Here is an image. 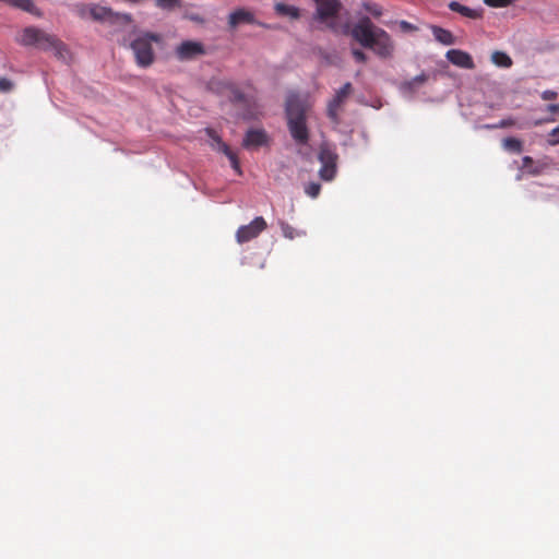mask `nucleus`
Returning <instances> with one entry per match:
<instances>
[{
  "mask_svg": "<svg viewBox=\"0 0 559 559\" xmlns=\"http://www.w3.org/2000/svg\"><path fill=\"white\" fill-rule=\"evenodd\" d=\"M255 22L254 14L245 9H238L229 14L228 24L236 27L241 23L253 24Z\"/></svg>",
  "mask_w": 559,
  "mask_h": 559,
  "instance_id": "obj_16",
  "label": "nucleus"
},
{
  "mask_svg": "<svg viewBox=\"0 0 559 559\" xmlns=\"http://www.w3.org/2000/svg\"><path fill=\"white\" fill-rule=\"evenodd\" d=\"M352 53L357 62L364 63L367 61V56L364 51H361L359 49H353Z\"/></svg>",
  "mask_w": 559,
  "mask_h": 559,
  "instance_id": "obj_32",
  "label": "nucleus"
},
{
  "mask_svg": "<svg viewBox=\"0 0 559 559\" xmlns=\"http://www.w3.org/2000/svg\"><path fill=\"white\" fill-rule=\"evenodd\" d=\"M205 53L204 46L201 43L186 40L182 41L176 48L177 58L181 61L191 60L197 58L198 56H202Z\"/></svg>",
  "mask_w": 559,
  "mask_h": 559,
  "instance_id": "obj_13",
  "label": "nucleus"
},
{
  "mask_svg": "<svg viewBox=\"0 0 559 559\" xmlns=\"http://www.w3.org/2000/svg\"><path fill=\"white\" fill-rule=\"evenodd\" d=\"M0 1L7 3L9 5H12V2H13V0H0Z\"/></svg>",
  "mask_w": 559,
  "mask_h": 559,
  "instance_id": "obj_37",
  "label": "nucleus"
},
{
  "mask_svg": "<svg viewBox=\"0 0 559 559\" xmlns=\"http://www.w3.org/2000/svg\"><path fill=\"white\" fill-rule=\"evenodd\" d=\"M431 31L435 36V39L438 40L439 43L447 46L455 44V37L450 31L436 25L431 26Z\"/></svg>",
  "mask_w": 559,
  "mask_h": 559,
  "instance_id": "obj_19",
  "label": "nucleus"
},
{
  "mask_svg": "<svg viewBox=\"0 0 559 559\" xmlns=\"http://www.w3.org/2000/svg\"><path fill=\"white\" fill-rule=\"evenodd\" d=\"M445 57L452 64L459 68L467 70H473L475 68L472 56L466 51L460 49H451L447 52Z\"/></svg>",
  "mask_w": 559,
  "mask_h": 559,
  "instance_id": "obj_14",
  "label": "nucleus"
},
{
  "mask_svg": "<svg viewBox=\"0 0 559 559\" xmlns=\"http://www.w3.org/2000/svg\"><path fill=\"white\" fill-rule=\"evenodd\" d=\"M278 225L281 227V230H282V234L285 238L289 239V240H293L297 237H301V236H305L306 233L304 230H297L296 228H294L293 226H290L288 223H286L285 221H280L278 222Z\"/></svg>",
  "mask_w": 559,
  "mask_h": 559,
  "instance_id": "obj_21",
  "label": "nucleus"
},
{
  "mask_svg": "<svg viewBox=\"0 0 559 559\" xmlns=\"http://www.w3.org/2000/svg\"><path fill=\"white\" fill-rule=\"evenodd\" d=\"M428 76L425 73H421L412 80H408L402 84V90L405 92H415L420 85H423L427 81Z\"/></svg>",
  "mask_w": 559,
  "mask_h": 559,
  "instance_id": "obj_22",
  "label": "nucleus"
},
{
  "mask_svg": "<svg viewBox=\"0 0 559 559\" xmlns=\"http://www.w3.org/2000/svg\"><path fill=\"white\" fill-rule=\"evenodd\" d=\"M448 7L451 11L460 13L461 15L472 19V20H477V19L481 17V13H483L481 9H478V10L472 9L466 5L461 4L457 1H451Z\"/></svg>",
  "mask_w": 559,
  "mask_h": 559,
  "instance_id": "obj_17",
  "label": "nucleus"
},
{
  "mask_svg": "<svg viewBox=\"0 0 559 559\" xmlns=\"http://www.w3.org/2000/svg\"><path fill=\"white\" fill-rule=\"evenodd\" d=\"M491 61L500 68H510L513 63L509 55L499 50L492 52Z\"/></svg>",
  "mask_w": 559,
  "mask_h": 559,
  "instance_id": "obj_23",
  "label": "nucleus"
},
{
  "mask_svg": "<svg viewBox=\"0 0 559 559\" xmlns=\"http://www.w3.org/2000/svg\"><path fill=\"white\" fill-rule=\"evenodd\" d=\"M557 96H558L557 92L551 91V90H547L542 93V98L544 100H554L557 98Z\"/></svg>",
  "mask_w": 559,
  "mask_h": 559,
  "instance_id": "obj_33",
  "label": "nucleus"
},
{
  "mask_svg": "<svg viewBox=\"0 0 559 559\" xmlns=\"http://www.w3.org/2000/svg\"><path fill=\"white\" fill-rule=\"evenodd\" d=\"M307 104L297 93H289L285 103L287 128L293 140L300 145L308 144Z\"/></svg>",
  "mask_w": 559,
  "mask_h": 559,
  "instance_id": "obj_1",
  "label": "nucleus"
},
{
  "mask_svg": "<svg viewBox=\"0 0 559 559\" xmlns=\"http://www.w3.org/2000/svg\"><path fill=\"white\" fill-rule=\"evenodd\" d=\"M502 146L504 150L513 153H521L523 150L522 141L516 138H506L502 141Z\"/></svg>",
  "mask_w": 559,
  "mask_h": 559,
  "instance_id": "obj_24",
  "label": "nucleus"
},
{
  "mask_svg": "<svg viewBox=\"0 0 559 559\" xmlns=\"http://www.w3.org/2000/svg\"><path fill=\"white\" fill-rule=\"evenodd\" d=\"M13 88V83L9 79L0 78V92L7 93Z\"/></svg>",
  "mask_w": 559,
  "mask_h": 559,
  "instance_id": "obj_31",
  "label": "nucleus"
},
{
  "mask_svg": "<svg viewBox=\"0 0 559 559\" xmlns=\"http://www.w3.org/2000/svg\"><path fill=\"white\" fill-rule=\"evenodd\" d=\"M180 0H156V5L162 9H171L179 4Z\"/></svg>",
  "mask_w": 559,
  "mask_h": 559,
  "instance_id": "obj_29",
  "label": "nucleus"
},
{
  "mask_svg": "<svg viewBox=\"0 0 559 559\" xmlns=\"http://www.w3.org/2000/svg\"><path fill=\"white\" fill-rule=\"evenodd\" d=\"M534 160L531 156H524L523 159H522V167L523 168H528L531 165H533Z\"/></svg>",
  "mask_w": 559,
  "mask_h": 559,
  "instance_id": "obj_35",
  "label": "nucleus"
},
{
  "mask_svg": "<svg viewBox=\"0 0 559 559\" xmlns=\"http://www.w3.org/2000/svg\"><path fill=\"white\" fill-rule=\"evenodd\" d=\"M547 110L550 111V112H559V105L557 104H551L547 107Z\"/></svg>",
  "mask_w": 559,
  "mask_h": 559,
  "instance_id": "obj_36",
  "label": "nucleus"
},
{
  "mask_svg": "<svg viewBox=\"0 0 559 559\" xmlns=\"http://www.w3.org/2000/svg\"><path fill=\"white\" fill-rule=\"evenodd\" d=\"M330 27L334 28L335 27V24L334 23H331L329 24Z\"/></svg>",
  "mask_w": 559,
  "mask_h": 559,
  "instance_id": "obj_39",
  "label": "nucleus"
},
{
  "mask_svg": "<svg viewBox=\"0 0 559 559\" xmlns=\"http://www.w3.org/2000/svg\"><path fill=\"white\" fill-rule=\"evenodd\" d=\"M515 0H484V3L491 8H506L511 5Z\"/></svg>",
  "mask_w": 559,
  "mask_h": 559,
  "instance_id": "obj_26",
  "label": "nucleus"
},
{
  "mask_svg": "<svg viewBox=\"0 0 559 559\" xmlns=\"http://www.w3.org/2000/svg\"><path fill=\"white\" fill-rule=\"evenodd\" d=\"M317 4V19L325 22L335 17L342 9L340 0H314Z\"/></svg>",
  "mask_w": 559,
  "mask_h": 559,
  "instance_id": "obj_12",
  "label": "nucleus"
},
{
  "mask_svg": "<svg viewBox=\"0 0 559 559\" xmlns=\"http://www.w3.org/2000/svg\"><path fill=\"white\" fill-rule=\"evenodd\" d=\"M364 9L376 17H379L382 14V8L373 2L364 3Z\"/></svg>",
  "mask_w": 559,
  "mask_h": 559,
  "instance_id": "obj_25",
  "label": "nucleus"
},
{
  "mask_svg": "<svg viewBox=\"0 0 559 559\" xmlns=\"http://www.w3.org/2000/svg\"><path fill=\"white\" fill-rule=\"evenodd\" d=\"M274 11L277 15L287 16L292 20H298L300 17V10L295 5L277 2L274 5Z\"/></svg>",
  "mask_w": 559,
  "mask_h": 559,
  "instance_id": "obj_18",
  "label": "nucleus"
},
{
  "mask_svg": "<svg viewBox=\"0 0 559 559\" xmlns=\"http://www.w3.org/2000/svg\"><path fill=\"white\" fill-rule=\"evenodd\" d=\"M318 159L321 163L320 177L323 180H332L336 174L338 155L335 147L328 142L320 144Z\"/></svg>",
  "mask_w": 559,
  "mask_h": 559,
  "instance_id": "obj_5",
  "label": "nucleus"
},
{
  "mask_svg": "<svg viewBox=\"0 0 559 559\" xmlns=\"http://www.w3.org/2000/svg\"><path fill=\"white\" fill-rule=\"evenodd\" d=\"M267 142L266 132L262 129H250L247 131L242 145L246 148L260 147Z\"/></svg>",
  "mask_w": 559,
  "mask_h": 559,
  "instance_id": "obj_15",
  "label": "nucleus"
},
{
  "mask_svg": "<svg viewBox=\"0 0 559 559\" xmlns=\"http://www.w3.org/2000/svg\"><path fill=\"white\" fill-rule=\"evenodd\" d=\"M16 40L23 46H32L41 50L60 52L63 48V44L59 38L35 26L25 27Z\"/></svg>",
  "mask_w": 559,
  "mask_h": 559,
  "instance_id": "obj_2",
  "label": "nucleus"
},
{
  "mask_svg": "<svg viewBox=\"0 0 559 559\" xmlns=\"http://www.w3.org/2000/svg\"><path fill=\"white\" fill-rule=\"evenodd\" d=\"M515 121L512 119V118H508V119H502L501 121H499L498 123H495V124H487L486 128L487 129H502V128H509V127H512L514 126Z\"/></svg>",
  "mask_w": 559,
  "mask_h": 559,
  "instance_id": "obj_28",
  "label": "nucleus"
},
{
  "mask_svg": "<svg viewBox=\"0 0 559 559\" xmlns=\"http://www.w3.org/2000/svg\"><path fill=\"white\" fill-rule=\"evenodd\" d=\"M11 7L21 9L36 16H41L40 10L36 8L32 0H13Z\"/></svg>",
  "mask_w": 559,
  "mask_h": 559,
  "instance_id": "obj_20",
  "label": "nucleus"
},
{
  "mask_svg": "<svg viewBox=\"0 0 559 559\" xmlns=\"http://www.w3.org/2000/svg\"><path fill=\"white\" fill-rule=\"evenodd\" d=\"M400 26L403 31H406V32H414L417 29V27L413 24H411L409 22L407 21H401L400 22Z\"/></svg>",
  "mask_w": 559,
  "mask_h": 559,
  "instance_id": "obj_34",
  "label": "nucleus"
},
{
  "mask_svg": "<svg viewBox=\"0 0 559 559\" xmlns=\"http://www.w3.org/2000/svg\"><path fill=\"white\" fill-rule=\"evenodd\" d=\"M378 28L368 16H364L353 26L350 34L361 46L369 48L378 35Z\"/></svg>",
  "mask_w": 559,
  "mask_h": 559,
  "instance_id": "obj_6",
  "label": "nucleus"
},
{
  "mask_svg": "<svg viewBox=\"0 0 559 559\" xmlns=\"http://www.w3.org/2000/svg\"><path fill=\"white\" fill-rule=\"evenodd\" d=\"M530 173H531V174H533V175L538 174V171H537V170H530Z\"/></svg>",
  "mask_w": 559,
  "mask_h": 559,
  "instance_id": "obj_38",
  "label": "nucleus"
},
{
  "mask_svg": "<svg viewBox=\"0 0 559 559\" xmlns=\"http://www.w3.org/2000/svg\"><path fill=\"white\" fill-rule=\"evenodd\" d=\"M320 190L321 186L317 182H310L305 188V192L311 198H317L320 193Z\"/></svg>",
  "mask_w": 559,
  "mask_h": 559,
  "instance_id": "obj_27",
  "label": "nucleus"
},
{
  "mask_svg": "<svg viewBox=\"0 0 559 559\" xmlns=\"http://www.w3.org/2000/svg\"><path fill=\"white\" fill-rule=\"evenodd\" d=\"M160 44L162 36L156 33L144 32L139 34L131 43L135 62L141 68H148L155 61V53L152 44Z\"/></svg>",
  "mask_w": 559,
  "mask_h": 559,
  "instance_id": "obj_3",
  "label": "nucleus"
},
{
  "mask_svg": "<svg viewBox=\"0 0 559 559\" xmlns=\"http://www.w3.org/2000/svg\"><path fill=\"white\" fill-rule=\"evenodd\" d=\"M548 143L550 145L559 144V126L552 129L548 134Z\"/></svg>",
  "mask_w": 559,
  "mask_h": 559,
  "instance_id": "obj_30",
  "label": "nucleus"
},
{
  "mask_svg": "<svg viewBox=\"0 0 559 559\" xmlns=\"http://www.w3.org/2000/svg\"><path fill=\"white\" fill-rule=\"evenodd\" d=\"M206 134L212 140V148L226 155L230 160L231 167L237 173L240 174L239 160L237 158V155L230 150V147L222 140V138L213 129H206Z\"/></svg>",
  "mask_w": 559,
  "mask_h": 559,
  "instance_id": "obj_10",
  "label": "nucleus"
},
{
  "mask_svg": "<svg viewBox=\"0 0 559 559\" xmlns=\"http://www.w3.org/2000/svg\"><path fill=\"white\" fill-rule=\"evenodd\" d=\"M206 134L212 140V148L226 155L230 160L231 167L237 173L240 174L239 160L237 158V155L230 150V147L222 140V138L213 129H206Z\"/></svg>",
  "mask_w": 559,
  "mask_h": 559,
  "instance_id": "obj_9",
  "label": "nucleus"
},
{
  "mask_svg": "<svg viewBox=\"0 0 559 559\" xmlns=\"http://www.w3.org/2000/svg\"><path fill=\"white\" fill-rule=\"evenodd\" d=\"M267 228L266 221L262 216H257L249 224L240 226L236 231V241L240 245L255 239Z\"/></svg>",
  "mask_w": 559,
  "mask_h": 559,
  "instance_id": "obj_7",
  "label": "nucleus"
},
{
  "mask_svg": "<svg viewBox=\"0 0 559 559\" xmlns=\"http://www.w3.org/2000/svg\"><path fill=\"white\" fill-rule=\"evenodd\" d=\"M377 34L372 47H369V49H372L380 58L391 57L394 46L390 35L382 28H378Z\"/></svg>",
  "mask_w": 559,
  "mask_h": 559,
  "instance_id": "obj_11",
  "label": "nucleus"
},
{
  "mask_svg": "<svg viewBox=\"0 0 559 559\" xmlns=\"http://www.w3.org/2000/svg\"><path fill=\"white\" fill-rule=\"evenodd\" d=\"M353 92L352 83H345L328 104L326 115L333 123L340 122V110Z\"/></svg>",
  "mask_w": 559,
  "mask_h": 559,
  "instance_id": "obj_8",
  "label": "nucleus"
},
{
  "mask_svg": "<svg viewBox=\"0 0 559 559\" xmlns=\"http://www.w3.org/2000/svg\"><path fill=\"white\" fill-rule=\"evenodd\" d=\"M209 88L235 104H248L250 102L240 87L230 80L213 79L209 82Z\"/></svg>",
  "mask_w": 559,
  "mask_h": 559,
  "instance_id": "obj_4",
  "label": "nucleus"
}]
</instances>
